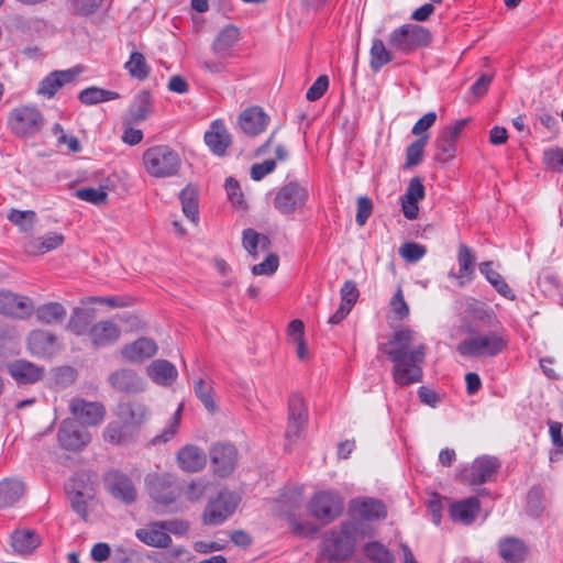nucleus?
I'll list each match as a JSON object with an SVG mask.
<instances>
[{"label": "nucleus", "mask_w": 563, "mask_h": 563, "mask_svg": "<svg viewBox=\"0 0 563 563\" xmlns=\"http://www.w3.org/2000/svg\"><path fill=\"white\" fill-rule=\"evenodd\" d=\"M184 214L194 223L198 222V190L192 185L186 186L179 194Z\"/></svg>", "instance_id": "43"}, {"label": "nucleus", "mask_w": 563, "mask_h": 563, "mask_svg": "<svg viewBox=\"0 0 563 563\" xmlns=\"http://www.w3.org/2000/svg\"><path fill=\"white\" fill-rule=\"evenodd\" d=\"M124 69L132 78L141 81L145 80L151 73V67L144 54L136 51L131 53L130 58L124 64Z\"/></svg>", "instance_id": "45"}, {"label": "nucleus", "mask_w": 563, "mask_h": 563, "mask_svg": "<svg viewBox=\"0 0 563 563\" xmlns=\"http://www.w3.org/2000/svg\"><path fill=\"white\" fill-rule=\"evenodd\" d=\"M40 544L41 538L34 529L18 528L11 533V547L16 554H29Z\"/></svg>", "instance_id": "31"}, {"label": "nucleus", "mask_w": 563, "mask_h": 563, "mask_svg": "<svg viewBox=\"0 0 563 563\" xmlns=\"http://www.w3.org/2000/svg\"><path fill=\"white\" fill-rule=\"evenodd\" d=\"M417 339L416 331L401 328L393 333L387 343L379 345V351L394 363L393 380L400 387L420 383L423 378L427 345Z\"/></svg>", "instance_id": "1"}, {"label": "nucleus", "mask_w": 563, "mask_h": 563, "mask_svg": "<svg viewBox=\"0 0 563 563\" xmlns=\"http://www.w3.org/2000/svg\"><path fill=\"white\" fill-rule=\"evenodd\" d=\"M481 509V503L476 497H468L464 500L453 504L450 508L452 520L464 525L472 523Z\"/></svg>", "instance_id": "34"}, {"label": "nucleus", "mask_w": 563, "mask_h": 563, "mask_svg": "<svg viewBox=\"0 0 563 563\" xmlns=\"http://www.w3.org/2000/svg\"><path fill=\"white\" fill-rule=\"evenodd\" d=\"M240 503L239 495L222 490L210 500L203 512V521L207 525L218 526L223 523L236 509Z\"/></svg>", "instance_id": "8"}, {"label": "nucleus", "mask_w": 563, "mask_h": 563, "mask_svg": "<svg viewBox=\"0 0 563 563\" xmlns=\"http://www.w3.org/2000/svg\"><path fill=\"white\" fill-rule=\"evenodd\" d=\"M57 441L66 451L78 452L91 441V434L76 419L66 418L60 422Z\"/></svg>", "instance_id": "7"}, {"label": "nucleus", "mask_w": 563, "mask_h": 563, "mask_svg": "<svg viewBox=\"0 0 563 563\" xmlns=\"http://www.w3.org/2000/svg\"><path fill=\"white\" fill-rule=\"evenodd\" d=\"M468 121V119L456 120L439 132L434 141L438 162L448 163L455 157L457 139Z\"/></svg>", "instance_id": "10"}, {"label": "nucleus", "mask_w": 563, "mask_h": 563, "mask_svg": "<svg viewBox=\"0 0 563 563\" xmlns=\"http://www.w3.org/2000/svg\"><path fill=\"white\" fill-rule=\"evenodd\" d=\"M225 190L229 200L232 202L233 206L239 208L245 207V201L243 199V194L241 191L240 185L238 180L230 177L225 180Z\"/></svg>", "instance_id": "61"}, {"label": "nucleus", "mask_w": 563, "mask_h": 563, "mask_svg": "<svg viewBox=\"0 0 563 563\" xmlns=\"http://www.w3.org/2000/svg\"><path fill=\"white\" fill-rule=\"evenodd\" d=\"M35 314L37 320L42 323H59L66 317V309L59 302H48L37 307Z\"/></svg>", "instance_id": "47"}, {"label": "nucleus", "mask_w": 563, "mask_h": 563, "mask_svg": "<svg viewBox=\"0 0 563 563\" xmlns=\"http://www.w3.org/2000/svg\"><path fill=\"white\" fill-rule=\"evenodd\" d=\"M93 311L82 308H75L68 321L67 328L75 335H89V329L92 325Z\"/></svg>", "instance_id": "41"}, {"label": "nucleus", "mask_w": 563, "mask_h": 563, "mask_svg": "<svg viewBox=\"0 0 563 563\" xmlns=\"http://www.w3.org/2000/svg\"><path fill=\"white\" fill-rule=\"evenodd\" d=\"M41 253L53 251L64 243V236L60 233L51 232L36 240Z\"/></svg>", "instance_id": "60"}, {"label": "nucleus", "mask_w": 563, "mask_h": 563, "mask_svg": "<svg viewBox=\"0 0 563 563\" xmlns=\"http://www.w3.org/2000/svg\"><path fill=\"white\" fill-rule=\"evenodd\" d=\"M212 471L221 476H228L235 467L238 451L232 444H214L210 450Z\"/></svg>", "instance_id": "19"}, {"label": "nucleus", "mask_w": 563, "mask_h": 563, "mask_svg": "<svg viewBox=\"0 0 563 563\" xmlns=\"http://www.w3.org/2000/svg\"><path fill=\"white\" fill-rule=\"evenodd\" d=\"M145 483L148 495L156 504L167 506L176 499V487L169 475L148 474Z\"/></svg>", "instance_id": "16"}, {"label": "nucleus", "mask_w": 563, "mask_h": 563, "mask_svg": "<svg viewBox=\"0 0 563 563\" xmlns=\"http://www.w3.org/2000/svg\"><path fill=\"white\" fill-rule=\"evenodd\" d=\"M129 426L120 420L109 422L102 431V438L112 445H122L132 440L133 433Z\"/></svg>", "instance_id": "40"}, {"label": "nucleus", "mask_w": 563, "mask_h": 563, "mask_svg": "<svg viewBox=\"0 0 563 563\" xmlns=\"http://www.w3.org/2000/svg\"><path fill=\"white\" fill-rule=\"evenodd\" d=\"M472 317L485 325L494 327L498 323L494 310L485 305H476L471 309Z\"/></svg>", "instance_id": "58"}, {"label": "nucleus", "mask_w": 563, "mask_h": 563, "mask_svg": "<svg viewBox=\"0 0 563 563\" xmlns=\"http://www.w3.org/2000/svg\"><path fill=\"white\" fill-rule=\"evenodd\" d=\"M24 485L19 479H3L0 482V508L14 505L23 495Z\"/></svg>", "instance_id": "42"}, {"label": "nucleus", "mask_w": 563, "mask_h": 563, "mask_svg": "<svg viewBox=\"0 0 563 563\" xmlns=\"http://www.w3.org/2000/svg\"><path fill=\"white\" fill-rule=\"evenodd\" d=\"M268 115L258 107H252L240 114V125L244 133L257 135L262 133L268 124Z\"/></svg>", "instance_id": "30"}, {"label": "nucleus", "mask_w": 563, "mask_h": 563, "mask_svg": "<svg viewBox=\"0 0 563 563\" xmlns=\"http://www.w3.org/2000/svg\"><path fill=\"white\" fill-rule=\"evenodd\" d=\"M494 263L492 261L482 262L479 264V272L486 278V280L494 287V289L504 298L508 300H516V295L505 280V278L495 269H493Z\"/></svg>", "instance_id": "37"}, {"label": "nucleus", "mask_w": 563, "mask_h": 563, "mask_svg": "<svg viewBox=\"0 0 563 563\" xmlns=\"http://www.w3.org/2000/svg\"><path fill=\"white\" fill-rule=\"evenodd\" d=\"M84 475H77L73 478L71 483L66 487L68 499L71 509L85 521L88 519V500L92 499L93 495L89 488L84 484Z\"/></svg>", "instance_id": "20"}, {"label": "nucleus", "mask_w": 563, "mask_h": 563, "mask_svg": "<svg viewBox=\"0 0 563 563\" xmlns=\"http://www.w3.org/2000/svg\"><path fill=\"white\" fill-rule=\"evenodd\" d=\"M121 335L120 328L111 320H101L89 329V339L95 347L115 343Z\"/></svg>", "instance_id": "26"}, {"label": "nucleus", "mask_w": 563, "mask_h": 563, "mask_svg": "<svg viewBox=\"0 0 563 563\" xmlns=\"http://www.w3.org/2000/svg\"><path fill=\"white\" fill-rule=\"evenodd\" d=\"M344 508L342 497L332 490L317 493L310 501L311 515L322 521L330 522L339 517Z\"/></svg>", "instance_id": "11"}, {"label": "nucleus", "mask_w": 563, "mask_h": 563, "mask_svg": "<svg viewBox=\"0 0 563 563\" xmlns=\"http://www.w3.org/2000/svg\"><path fill=\"white\" fill-rule=\"evenodd\" d=\"M389 306L398 320L401 321L409 316L410 309L404 298L402 289L400 286L397 287L395 295L390 299Z\"/></svg>", "instance_id": "57"}, {"label": "nucleus", "mask_w": 563, "mask_h": 563, "mask_svg": "<svg viewBox=\"0 0 563 563\" xmlns=\"http://www.w3.org/2000/svg\"><path fill=\"white\" fill-rule=\"evenodd\" d=\"M78 75L79 70L75 68L52 71L41 80L37 93L46 98H53L64 85L74 81Z\"/></svg>", "instance_id": "25"}, {"label": "nucleus", "mask_w": 563, "mask_h": 563, "mask_svg": "<svg viewBox=\"0 0 563 563\" xmlns=\"http://www.w3.org/2000/svg\"><path fill=\"white\" fill-rule=\"evenodd\" d=\"M135 537L142 543L158 549H167L172 545V537L166 533L162 520L151 521L145 527L135 531Z\"/></svg>", "instance_id": "23"}, {"label": "nucleus", "mask_w": 563, "mask_h": 563, "mask_svg": "<svg viewBox=\"0 0 563 563\" xmlns=\"http://www.w3.org/2000/svg\"><path fill=\"white\" fill-rule=\"evenodd\" d=\"M205 142L210 151L218 156H223L231 144V136L221 120H214L210 129L205 133Z\"/></svg>", "instance_id": "27"}, {"label": "nucleus", "mask_w": 563, "mask_h": 563, "mask_svg": "<svg viewBox=\"0 0 563 563\" xmlns=\"http://www.w3.org/2000/svg\"><path fill=\"white\" fill-rule=\"evenodd\" d=\"M429 135L424 134L415 140L406 148V163L405 168H411L421 163L423 157L424 147L428 144Z\"/></svg>", "instance_id": "49"}, {"label": "nucleus", "mask_w": 563, "mask_h": 563, "mask_svg": "<svg viewBox=\"0 0 563 563\" xmlns=\"http://www.w3.org/2000/svg\"><path fill=\"white\" fill-rule=\"evenodd\" d=\"M27 346L33 355H52L56 351V336L49 331L34 330L27 338Z\"/></svg>", "instance_id": "32"}, {"label": "nucleus", "mask_w": 563, "mask_h": 563, "mask_svg": "<svg viewBox=\"0 0 563 563\" xmlns=\"http://www.w3.org/2000/svg\"><path fill=\"white\" fill-rule=\"evenodd\" d=\"M33 310V305L27 297L0 290V313L24 319L30 317Z\"/></svg>", "instance_id": "21"}, {"label": "nucleus", "mask_w": 563, "mask_h": 563, "mask_svg": "<svg viewBox=\"0 0 563 563\" xmlns=\"http://www.w3.org/2000/svg\"><path fill=\"white\" fill-rule=\"evenodd\" d=\"M307 187L289 181L278 189L274 198V207L283 214H290L301 208L308 200Z\"/></svg>", "instance_id": "13"}, {"label": "nucleus", "mask_w": 563, "mask_h": 563, "mask_svg": "<svg viewBox=\"0 0 563 563\" xmlns=\"http://www.w3.org/2000/svg\"><path fill=\"white\" fill-rule=\"evenodd\" d=\"M75 196L84 201L90 202L96 206L106 203L108 194L102 188L85 187L75 191Z\"/></svg>", "instance_id": "53"}, {"label": "nucleus", "mask_w": 563, "mask_h": 563, "mask_svg": "<svg viewBox=\"0 0 563 563\" xmlns=\"http://www.w3.org/2000/svg\"><path fill=\"white\" fill-rule=\"evenodd\" d=\"M349 512L354 519L383 520L387 517L384 503L373 497H357L350 501Z\"/></svg>", "instance_id": "15"}, {"label": "nucleus", "mask_w": 563, "mask_h": 563, "mask_svg": "<svg viewBox=\"0 0 563 563\" xmlns=\"http://www.w3.org/2000/svg\"><path fill=\"white\" fill-rule=\"evenodd\" d=\"M107 489L117 499L131 504L136 499V490L132 481L118 471L109 472L104 478Z\"/></svg>", "instance_id": "22"}, {"label": "nucleus", "mask_w": 563, "mask_h": 563, "mask_svg": "<svg viewBox=\"0 0 563 563\" xmlns=\"http://www.w3.org/2000/svg\"><path fill=\"white\" fill-rule=\"evenodd\" d=\"M543 162L549 168L559 172L563 165V150L561 147L547 148L543 152Z\"/></svg>", "instance_id": "64"}, {"label": "nucleus", "mask_w": 563, "mask_h": 563, "mask_svg": "<svg viewBox=\"0 0 563 563\" xmlns=\"http://www.w3.org/2000/svg\"><path fill=\"white\" fill-rule=\"evenodd\" d=\"M508 342L504 329L495 330L461 341L456 351L467 357H494L506 350Z\"/></svg>", "instance_id": "2"}, {"label": "nucleus", "mask_w": 563, "mask_h": 563, "mask_svg": "<svg viewBox=\"0 0 563 563\" xmlns=\"http://www.w3.org/2000/svg\"><path fill=\"white\" fill-rule=\"evenodd\" d=\"M69 411L84 426L96 427L106 416V407L100 401H87L82 398H73L69 402Z\"/></svg>", "instance_id": "14"}, {"label": "nucleus", "mask_w": 563, "mask_h": 563, "mask_svg": "<svg viewBox=\"0 0 563 563\" xmlns=\"http://www.w3.org/2000/svg\"><path fill=\"white\" fill-rule=\"evenodd\" d=\"M393 60V53L387 49L380 38H374L369 49V66L373 71L380 70L385 65Z\"/></svg>", "instance_id": "46"}, {"label": "nucleus", "mask_w": 563, "mask_h": 563, "mask_svg": "<svg viewBox=\"0 0 563 563\" xmlns=\"http://www.w3.org/2000/svg\"><path fill=\"white\" fill-rule=\"evenodd\" d=\"M431 32L419 24L407 23L393 30L388 37L389 45L397 52L409 54L419 47L429 46Z\"/></svg>", "instance_id": "5"}, {"label": "nucleus", "mask_w": 563, "mask_h": 563, "mask_svg": "<svg viewBox=\"0 0 563 563\" xmlns=\"http://www.w3.org/2000/svg\"><path fill=\"white\" fill-rule=\"evenodd\" d=\"M427 253V249L416 242L404 243L399 249V254L407 262L416 263L420 261Z\"/></svg>", "instance_id": "56"}, {"label": "nucleus", "mask_w": 563, "mask_h": 563, "mask_svg": "<svg viewBox=\"0 0 563 563\" xmlns=\"http://www.w3.org/2000/svg\"><path fill=\"white\" fill-rule=\"evenodd\" d=\"M8 220L20 228L21 231H30L36 220V213L33 210L11 209L7 216Z\"/></svg>", "instance_id": "51"}, {"label": "nucleus", "mask_w": 563, "mask_h": 563, "mask_svg": "<svg viewBox=\"0 0 563 563\" xmlns=\"http://www.w3.org/2000/svg\"><path fill=\"white\" fill-rule=\"evenodd\" d=\"M195 394L205 405L208 411L212 412L216 409V404L212 397V387L203 379H198L194 385Z\"/></svg>", "instance_id": "54"}, {"label": "nucleus", "mask_w": 563, "mask_h": 563, "mask_svg": "<svg viewBox=\"0 0 563 563\" xmlns=\"http://www.w3.org/2000/svg\"><path fill=\"white\" fill-rule=\"evenodd\" d=\"M498 552L505 563H522L529 550L521 539L505 537L498 542Z\"/></svg>", "instance_id": "28"}, {"label": "nucleus", "mask_w": 563, "mask_h": 563, "mask_svg": "<svg viewBox=\"0 0 563 563\" xmlns=\"http://www.w3.org/2000/svg\"><path fill=\"white\" fill-rule=\"evenodd\" d=\"M8 372L19 385H27L41 380L45 369L30 361L15 360L8 365Z\"/></svg>", "instance_id": "24"}, {"label": "nucleus", "mask_w": 563, "mask_h": 563, "mask_svg": "<svg viewBox=\"0 0 563 563\" xmlns=\"http://www.w3.org/2000/svg\"><path fill=\"white\" fill-rule=\"evenodd\" d=\"M179 154L168 145H155L143 153V166L147 174L156 178L174 176L180 168Z\"/></svg>", "instance_id": "4"}, {"label": "nucleus", "mask_w": 563, "mask_h": 563, "mask_svg": "<svg viewBox=\"0 0 563 563\" xmlns=\"http://www.w3.org/2000/svg\"><path fill=\"white\" fill-rule=\"evenodd\" d=\"M500 468L497 457L482 455L476 457L472 464L465 467L461 474V482L468 485H481L490 482Z\"/></svg>", "instance_id": "9"}, {"label": "nucleus", "mask_w": 563, "mask_h": 563, "mask_svg": "<svg viewBox=\"0 0 563 563\" xmlns=\"http://www.w3.org/2000/svg\"><path fill=\"white\" fill-rule=\"evenodd\" d=\"M152 563H191L194 553L184 545L169 547L163 552L147 555Z\"/></svg>", "instance_id": "38"}, {"label": "nucleus", "mask_w": 563, "mask_h": 563, "mask_svg": "<svg viewBox=\"0 0 563 563\" xmlns=\"http://www.w3.org/2000/svg\"><path fill=\"white\" fill-rule=\"evenodd\" d=\"M153 112V98L148 90H142L135 95L130 107L129 118L131 122L145 121Z\"/></svg>", "instance_id": "35"}, {"label": "nucleus", "mask_w": 563, "mask_h": 563, "mask_svg": "<svg viewBox=\"0 0 563 563\" xmlns=\"http://www.w3.org/2000/svg\"><path fill=\"white\" fill-rule=\"evenodd\" d=\"M157 345L148 338H140L122 347V356L130 362H142L156 354Z\"/></svg>", "instance_id": "33"}, {"label": "nucleus", "mask_w": 563, "mask_h": 563, "mask_svg": "<svg viewBox=\"0 0 563 563\" xmlns=\"http://www.w3.org/2000/svg\"><path fill=\"white\" fill-rule=\"evenodd\" d=\"M119 98L120 95L117 91L102 89L96 86L88 87L81 90L78 95L79 101L85 106H93Z\"/></svg>", "instance_id": "44"}, {"label": "nucleus", "mask_w": 563, "mask_h": 563, "mask_svg": "<svg viewBox=\"0 0 563 563\" xmlns=\"http://www.w3.org/2000/svg\"><path fill=\"white\" fill-rule=\"evenodd\" d=\"M114 415L132 430L139 429L148 418V407L140 400H125L117 405Z\"/></svg>", "instance_id": "18"}, {"label": "nucleus", "mask_w": 563, "mask_h": 563, "mask_svg": "<svg viewBox=\"0 0 563 563\" xmlns=\"http://www.w3.org/2000/svg\"><path fill=\"white\" fill-rule=\"evenodd\" d=\"M365 556L374 563H394L395 555L380 542L371 541L363 548Z\"/></svg>", "instance_id": "48"}, {"label": "nucleus", "mask_w": 563, "mask_h": 563, "mask_svg": "<svg viewBox=\"0 0 563 563\" xmlns=\"http://www.w3.org/2000/svg\"><path fill=\"white\" fill-rule=\"evenodd\" d=\"M239 41V30L234 26L224 27L212 44L213 53L220 58L233 56V47Z\"/></svg>", "instance_id": "36"}, {"label": "nucleus", "mask_w": 563, "mask_h": 563, "mask_svg": "<svg viewBox=\"0 0 563 563\" xmlns=\"http://www.w3.org/2000/svg\"><path fill=\"white\" fill-rule=\"evenodd\" d=\"M357 526L352 521H344L340 530H331L325 533L322 553L330 561H343L349 559L355 549Z\"/></svg>", "instance_id": "3"}, {"label": "nucleus", "mask_w": 563, "mask_h": 563, "mask_svg": "<svg viewBox=\"0 0 563 563\" xmlns=\"http://www.w3.org/2000/svg\"><path fill=\"white\" fill-rule=\"evenodd\" d=\"M180 411L181 406H179L178 409L170 417L168 424L165 427L163 432L152 439L153 444L166 443L176 434L180 422Z\"/></svg>", "instance_id": "55"}, {"label": "nucleus", "mask_w": 563, "mask_h": 563, "mask_svg": "<svg viewBox=\"0 0 563 563\" xmlns=\"http://www.w3.org/2000/svg\"><path fill=\"white\" fill-rule=\"evenodd\" d=\"M475 255L465 244H460L457 253L459 277L471 278L475 271Z\"/></svg>", "instance_id": "50"}, {"label": "nucleus", "mask_w": 563, "mask_h": 563, "mask_svg": "<svg viewBox=\"0 0 563 563\" xmlns=\"http://www.w3.org/2000/svg\"><path fill=\"white\" fill-rule=\"evenodd\" d=\"M153 382L162 386H170L177 378L176 367L168 361L156 360L147 368Z\"/></svg>", "instance_id": "39"}, {"label": "nucleus", "mask_w": 563, "mask_h": 563, "mask_svg": "<svg viewBox=\"0 0 563 563\" xmlns=\"http://www.w3.org/2000/svg\"><path fill=\"white\" fill-rule=\"evenodd\" d=\"M340 305L345 306L346 308H350L352 310L353 306L356 303L360 297V291L357 289L355 282L346 280L340 290Z\"/></svg>", "instance_id": "59"}, {"label": "nucleus", "mask_w": 563, "mask_h": 563, "mask_svg": "<svg viewBox=\"0 0 563 563\" xmlns=\"http://www.w3.org/2000/svg\"><path fill=\"white\" fill-rule=\"evenodd\" d=\"M243 247L249 252L250 255L256 256V249H267L269 245V239L266 235L258 234L253 229H245L243 231L242 239Z\"/></svg>", "instance_id": "52"}, {"label": "nucleus", "mask_w": 563, "mask_h": 563, "mask_svg": "<svg viewBox=\"0 0 563 563\" xmlns=\"http://www.w3.org/2000/svg\"><path fill=\"white\" fill-rule=\"evenodd\" d=\"M279 265V258L276 254H268L266 258L252 267L254 275H272L275 273Z\"/></svg>", "instance_id": "63"}, {"label": "nucleus", "mask_w": 563, "mask_h": 563, "mask_svg": "<svg viewBox=\"0 0 563 563\" xmlns=\"http://www.w3.org/2000/svg\"><path fill=\"white\" fill-rule=\"evenodd\" d=\"M109 385L121 394H139L145 389L143 377L132 368H119L108 376Z\"/></svg>", "instance_id": "17"}, {"label": "nucleus", "mask_w": 563, "mask_h": 563, "mask_svg": "<svg viewBox=\"0 0 563 563\" xmlns=\"http://www.w3.org/2000/svg\"><path fill=\"white\" fill-rule=\"evenodd\" d=\"M177 463L183 471L196 473L205 467L207 456L202 449L188 444L178 451Z\"/></svg>", "instance_id": "29"}, {"label": "nucleus", "mask_w": 563, "mask_h": 563, "mask_svg": "<svg viewBox=\"0 0 563 563\" xmlns=\"http://www.w3.org/2000/svg\"><path fill=\"white\" fill-rule=\"evenodd\" d=\"M102 0H71V10L77 15L87 16L95 13Z\"/></svg>", "instance_id": "62"}, {"label": "nucleus", "mask_w": 563, "mask_h": 563, "mask_svg": "<svg viewBox=\"0 0 563 563\" xmlns=\"http://www.w3.org/2000/svg\"><path fill=\"white\" fill-rule=\"evenodd\" d=\"M42 112L31 106H20L9 114L8 126L11 133L21 139H29L37 134L44 126Z\"/></svg>", "instance_id": "6"}, {"label": "nucleus", "mask_w": 563, "mask_h": 563, "mask_svg": "<svg viewBox=\"0 0 563 563\" xmlns=\"http://www.w3.org/2000/svg\"><path fill=\"white\" fill-rule=\"evenodd\" d=\"M308 423V410L301 395L291 394L288 399V418L285 432L288 442H296L303 433Z\"/></svg>", "instance_id": "12"}]
</instances>
